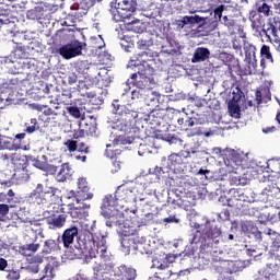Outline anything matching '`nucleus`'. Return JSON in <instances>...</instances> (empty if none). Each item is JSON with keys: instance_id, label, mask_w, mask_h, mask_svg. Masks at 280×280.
<instances>
[{"instance_id": "15", "label": "nucleus", "mask_w": 280, "mask_h": 280, "mask_svg": "<svg viewBox=\"0 0 280 280\" xmlns=\"http://www.w3.org/2000/svg\"><path fill=\"white\" fill-rule=\"evenodd\" d=\"M214 19H222V16H231L232 19H238L242 12L240 11V5L237 2L226 1L220 4L213 10Z\"/></svg>"}, {"instance_id": "35", "label": "nucleus", "mask_w": 280, "mask_h": 280, "mask_svg": "<svg viewBox=\"0 0 280 280\" xmlns=\"http://www.w3.org/2000/svg\"><path fill=\"white\" fill-rule=\"evenodd\" d=\"M48 229H62L67 223V214L52 215L46 219Z\"/></svg>"}, {"instance_id": "19", "label": "nucleus", "mask_w": 280, "mask_h": 280, "mask_svg": "<svg viewBox=\"0 0 280 280\" xmlns=\"http://www.w3.org/2000/svg\"><path fill=\"white\" fill-rule=\"evenodd\" d=\"M241 231L244 235L249 237V240H254L256 244L261 242V231H259V228H257L253 221H243L241 223Z\"/></svg>"}, {"instance_id": "1", "label": "nucleus", "mask_w": 280, "mask_h": 280, "mask_svg": "<svg viewBox=\"0 0 280 280\" xmlns=\"http://www.w3.org/2000/svg\"><path fill=\"white\" fill-rule=\"evenodd\" d=\"M79 229L77 225H72L63 231L60 236L61 244L65 248H68V259H83V264H91L97 255L108 261L110 259V252L106 246V235L102 233L85 232L83 235L78 236ZM77 237L74 247H69L73 244Z\"/></svg>"}, {"instance_id": "18", "label": "nucleus", "mask_w": 280, "mask_h": 280, "mask_svg": "<svg viewBox=\"0 0 280 280\" xmlns=\"http://www.w3.org/2000/svg\"><path fill=\"white\" fill-rule=\"evenodd\" d=\"M207 21L209 18L200 16V15H185L182 20H176V25L179 30H183L185 25H199L198 32L202 30V27L207 26Z\"/></svg>"}, {"instance_id": "20", "label": "nucleus", "mask_w": 280, "mask_h": 280, "mask_svg": "<svg viewBox=\"0 0 280 280\" xmlns=\"http://www.w3.org/2000/svg\"><path fill=\"white\" fill-rule=\"evenodd\" d=\"M275 189H277V184L269 183L262 188V190L257 195V200L259 202H265L268 205H275Z\"/></svg>"}, {"instance_id": "44", "label": "nucleus", "mask_w": 280, "mask_h": 280, "mask_svg": "<svg viewBox=\"0 0 280 280\" xmlns=\"http://www.w3.org/2000/svg\"><path fill=\"white\" fill-rule=\"evenodd\" d=\"M249 21H252V28L255 32V36H264V26L265 23L264 21H261V19L258 18H254V19H249Z\"/></svg>"}, {"instance_id": "33", "label": "nucleus", "mask_w": 280, "mask_h": 280, "mask_svg": "<svg viewBox=\"0 0 280 280\" xmlns=\"http://www.w3.org/2000/svg\"><path fill=\"white\" fill-rule=\"evenodd\" d=\"M116 198L119 200H132L135 198V187L120 185L116 189Z\"/></svg>"}, {"instance_id": "40", "label": "nucleus", "mask_w": 280, "mask_h": 280, "mask_svg": "<svg viewBox=\"0 0 280 280\" xmlns=\"http://www.w3.org/2000/svg\"><path fill=\"white\" fill-rule=\"evenodd\" d=\"M231 224L230 233L221 232L220 242H233V240H235V233L240 230V224L237 221H233Z\"/></svg>"}, {"instance_id": "13", "label": "nucleus", "mask_w": 280, "mask_h": 280, "mask_svg": "<svg viewBox=\"0 0 280 280\" xmlns=\"http://www.w3.org/2000/svg\"><path fill=\"white\" fill-rule=\"evenodd\" d=\"M86 44H82L80 40H72L66 45L60 46L56 49V54H59L65 60H71V58H78L82 56V49Z\"/></svg>"}, {"instance_id": "49", "label": "nucleus", "mask_w": 280, "mask_h": 280, "mask_svg": "<svg viewBox=\"0 0 280 280\" xmlns=\"http://www.w3.org/2000/svg\"><path fill=\"white\" fill-rule=\"evenodd\" d=\"M271 257L275 260L273 264H270L276 270L280 271V245L278 247H273V249H270Z\"/></svg>"}, {"instance_id": "42", "label": "nucleus", "mask_w": 280, "mask_h": 280, "mask_svg": "<svg viewBox=\"0 0 280 280\" xmlns=\"http://www.w3.org/2000/svg\"><path fill=\"white\" fill-rule=\"evenodd\" d=\"M16 22L14 18L0 16V30H7V32H14Z\"/></svg>"}, {"instance_id": "39", "label": "nucleus", "mask_w": 280, "mask_h": 280, "mask_svg": "<svg viewBox=\"0 0 280 280\" xmlns=\"http://www.w3.org/2000/svg\"><path fill=\"white\" fill-rule=\"evenodd\" d=\"M104 104V96H95L94 98L90 100L89 103L84 104V110L86 113H93L94 110H100V106Z\"/></svg>"}, {"instance_id": "23", "label": "nucleus", "mask_w": 280, "mask_h": 280, "mask_svg": "<svg viewBox=\"0 0 280 280\" xmlns=\"http://www.w3.org/2000/svg\"><path fill=\"white\" fill-rule=\"evenodd\" d=\"M139 156H148V154H159V147L154 140H147L139 144L138 148Z\"/></svg>"}, {"instance_id": "9", "label": "nucleus", "mask_w": 280, "mask_h": 280, "mask_svg": "<svg viewBox=\"0 0 280 280\" xmlns=\"http://www.w3.org/2000/svg\"><path fill=\"white\" fill-rule=\"evenodd\" d=\"M31 198L36 205H45L50 198V205L60 202V189L55 187L37 184L36 188L31 192Z\"/></svg>"}, {"instance_id": "58", "label": "nucleus", "mask_w": 280, "mask_h": 280, "mask_svg": "<svg viewBox=\"0 0 280 280\" xmlns=\"http://www.w3.org/2000/svg\"><path fill=\"white\" fill-rule=\"evenodd\" d=\"M90 44H92V46L95 49H102L103 47H105V43H104V38H102V35H98L97 37L92 36L90 38Z\"/></svg>"}, {"instance_id": "60", "label": "nucleus", "mask_w": 280, "mask_h": 280, "mask_svg": "<svg viewBox=\"0 0 280 280\" xmlns=\"http://www.w3.org/2000/svg\"><path fill=\"white\" fill-rule=\"evenodd\" d=\"M260 56L262 59L270 60L271 62H275V59L272 58V54L270 52V46H268V45L261 46Z\"/></svg>"}, {"instance_id": "55", "label": "nucleus", "mask_w": 280, "mask_h": 280, "mask_svg": "<svg viewBox=\"0 0 280 280\" xmlns=\"http://www.w3.org/2000/svg\"><path fill=\"white\" fill-rule=\"evenodd\" d=\"M222 154H224L226 159H230V161H233V163H237V161L240 160V154L233 149L226 148L222 150Z\"/></svg>"}, {"instance_id": "2", "label": "nucleus", "mask_w": 280, "mask_h": 280, "mask_svg": "<svg viewBox=\"0 0 280 280\" xmlns=\"http://www.w3.org/2000/svg\"><path fill=\"white\" fill-rule=\"evenodd\" d=\"M113 115H117L115 119L108 118L107 128L125 132V135L116 136L112 143L106 144V148H115V145H135L137 138L130 136L132 132V122L139 117V110L132 108V105H122L119 100H114L110 105Z\"/></svg>"}, {"instance_id": "46", "label": "nucleus", "mask_w": 280, "mask_h": 280, "mask_svg": "<svg viewBox=\"0 0 280 280\" xmlns=\"http://www.w3.org/2000/svg\"><path fill=\"white\" fill-rule=\"evenodd\" d=\"M174 194L179 202H182V207H185V203L187 202V195L189 191L185 189L184 187L179 186L174 189Z\"/></svg>"}, {"instance_id": "54", "label": "nucleus", "mask_w": 280, "mask_h": 280, "mask_svg": "<svg viewBox=\"0 0 280 280\" xmlns=\"http://www.w3.org/2000/svg\"><path fill=\"white\" fill-rule=\"evenodd\" d=\"M222 154H224L226 159H230V161H233V163H237V161L240 160V154L233 149L226 148L222 150Z\"/></svg>"}, {"instance_id": "43", "label": "nucleus", "mask_w": 280, "mask_h": 280, "mask_svg": "<svg viewBox=\"0 0 280 280\" xmlns=\"http://www.w3.org/2000/svg\"><path fill=\"white\" fill-rule=\"evenodd\" d=\"M246 268V261L242 260H231L228 264V270L230 275H235V272H242Z\"/></svg>"}, {"instance_id": "51", "label": "nucleus", "mask_w": 280, "mask_h": 280, "mask_svg": "<svg viewBox=\"0 0 280 280\" xmlns=\"http://www.w3.org/2000/svg\"><path fill=\"white\" fill-rule=\"evenodd\" d=\"M14 57H12V54H10L7 57H1L0 58V67H5L7 69H14V65H16V61H14L13 59Z\"/></svg>"}, {"instance_id": "32", "label": "nucleus", "mask_w": 280, "mask_h": 280, "mask_svg": "<svg viewBox=\"0 0 280 280\" xmlns=\"http://www.w3.org/2000/svg\"><path fill=\"white\" fill-rule=\"evenodd\" d=\"M21 81L22 80L19 78L8 79L4 82L0 80V97L1 95H10V93H12L14 90L12 86H16V84H20Z\"/></svg>"}, {"instance_id": "57", "label": "nucleus", "mask_w": 280, "mask_h": 280, "mask_svg": "<svg viewBox=\"0 0 280 280\" xmlns=\"http://www.w3.org/2000/svg\"><path fill=\"white\" fill-rule=\"evenodd\" d=\"M267 235L270 236V240L272 242L271 249L277 248L280 246V234L276 231L268 230Z\"/></svg>"}, {"instance_id": "28", "label": "nucleus", "mask_w": 280, "mask_h": 280, "mask_svg": "<svg viewBox=\"0 0 280 280\" xmlns=\"http://www.w3.org/2000/svg\"><path fill=\"white\" fill-rule=\"evenodd\" d=\"M211 58V50L207 47H197L194 51L191 62L196 65L198 62H207Z\"/></svg>"}, {"instance_id": "29", "label": "nucleus", "mask_w": 280, "mask_h": 280, "mask_svg": "<svg viewBox=\"0 0 280 280\" xmlns=\"http://www.w3.org/2000/svg\"><path fill=\"white\" fill-rule=\"evenodd\" d=\"M166 262H161L159 259H153L152 268H158L159 270H165L167 277H172V271L168 269L170 264H174L176 261V256L172 254H167L165 256Z\"/></svg>"}, {"instance_id": "64", "label": "nucleus", "mask_w": 280, "mask_h": 280, "mask_svg": "<svg viewBox=\"0 0 280 280\" xmlns=\"http://www.w3.org/2000/svg\"><path fill=\"white\" fill-rule=\"evenodd\" d=\"M271 207H280V188L277 186L273 190V203Z\"/></svg>"}, {"instance_id": "37", "label": "nucleus", "mask_w": 280, "mask_h": 280, "mask_svg": "<svg viewBox=\"0 0 280 280\" xmlns=\"http://www.w3.org/2000/svg\"><path fill=\"white\" fill-rule=\"evenodd\" d=\"M47 11L45 8L37 5L26 12V19L30 21H45V14Z\"/></svg>"}, {"instance_id": "17", "label": "nucleus", "mask_w": 280, "mask_h": 280, "mask_svg": "<svg viewBox=\"0 0 280 280\" xmlns=\"http://www.w3.org/2000/svg\"><path fill=\"white\" fill-rule=\"evenodd\" d=\"M272 16V0L255 2V10L249 12V19H261Z\"/></svg>"}, {"instance_id": "21", "label": "nucleus", "mask_w": 280, "mask_h": 280, "mask_svg": "<svg viewBox=\"0 0 280 280\" xmlns=\"http://www.w3.org/2000/svg\"><path fill=\"white\" fill-rule=\"evenodd\" d=\"M81 200H84V199L77 197V202L79 206L70 209L71 218L79 219V220L89 218V209H91V205L80 202Z\"/></svg>"}, {"instance_id": "59", "label": "nucleus", "mask_w": 280, "mask_h": 280, "mask_svg": "<svg viewBox=\"0 0 280 280\" xmlns=\"http://www.w3.org/2000/svg\"><path fill=\"white\" fill-rule=\"evenodd\" d=\"M269 23L271 24V34L277 37V34L280 30V18L275 16L273 19H269Z\"/></svg>"}, {"instance_id": "62", "label": "nucleus", "mask_w": 280, "mask_h": 280, "mask_svg": "<svg viewBox=\"0 0 280 280\" xmlns=\"http://www.w3.org/2000/svg\"><path fill=\"white\" fill-rule=\"evenodd\" d=\"M79 91H89V89H93V82H91V80L86 79L83 80H79V84L77 85Z\"/></svg>"}, {"instance_id": "7", "label": "nucleus", "mask_w": 280, "mask_h": 280, "mask_svg": "<svg viewBox=\"0 0 280 280\" xmlns=\"http://www.w3.org/2000/svg\"><path fill=\"white\" fill-rule=\"evenodd\" d=\"M229 207H235L240 211L253 202H257V194L252 188H232L229 191Z\"/></svg>"}, {"instance_id": "27", "label": "nucleus", "mask_w": 280, "mask_h": 280, "mask_svg": "<svg viewBox=\"0 0 280 280\" xmlns=\"http://www.w3.org/2000/svg\"><path fill=\"white\" fill-rule=\"evenodd\" d=\"M78 189L77 198H81V200H91L93 198V194L89 192V183L86 182V178H79Z\"/></svg>"}, {"instance_id": "8", "label": "nucleus", "mask_w": 280, "mask_h": 280, "mask_svg": "<svg viewBox=\"0 0 280 280\" xmlns=\"http://www.w3.org/2000/svg\"><path fill=\"white\" fill-rule=\"evenodd\" d=\"M202 246H205V242L200 241L196 234H192L189 238V244L186 245L184 252L182 253L183 257L179 259V264L185 266L187 264H191L196 261V259H200L201 255H213V252H205L202 250Z\"/></svg>"}, {"instance_id": "10", "label": "nucleus", "mask_w": 280, "mask_h": 280, "mask_svg": "<svg viewBox=\"0 0 280 280\" xmlns=\"http://www.w3.org/2000/svg\"><path fill=\"white\" fill-rule=\"evenodd\" d=\"M109 5V12L115 16V19L117 18V14L119 16L116 21L130 19V16H132V12L137 11V0H113ZM115 10L117 13H115Z\"/></svg>"}, {"instance_id": "24", "label": "nucleus", "mask_w": 280, "mask_h": 280, "mask_svg": "<svg viewBox=\"0 0 280 280\" xmlns=\"http://www.w3.org/2000/svg\"><path fill=\"white\" fill-rule=\"evenodd\" d=\"M219 59L226 65L229 71L233 72L240 70V60L232 54L220 52Z\"/></svg>"}, {"instance_id": "63", "label": "nucleus", "mask_w": 280, "mask_h": 280, "mask_svg": "<svg viewBox=\"0 0 280 280\" xmlns=\"http://www.w3.org/2000/svg\"><path fill=\"white\" fill-rule=\"evenodd\" d=\"M125 279L135 280L137 279V269L126 266Z\"/></svg>"}, {"instance_id": "36", "label": "nucleus", "mask_w": 280, "mask_h": 280, "mask_svg": "<svg viewBox=\"0 0 280 280\" xmlns=\"http://www.w3.org/2000/svg\"><path fill=\"white\" fill-rule=\"evenodd\" d=\"M67 113H69L74 119H82L79 124V128H84V115H86V109L78 106H69L67 107Z\"/></svg>"}, {"instance_id": "16", "label": "nucleus", "mask_w": 280, "mask_h": 280, "mask_svg": "<svg viewBox=\"0 0 280 280\" xmlns=\"http://www.w3.org/2000/svg\"><path fill=\"white\" fill-rule=\"evenodd\" d=\"M30 180V173L27 166L18 167L14 170L12 177L9 180H1L0 185L2 189H8L12 185H23Z\"/></svg>"}, {"instance_id": "56", "label": "nucleus", "mask_w": 280, "mask_h": 280, "mask_svg": "<svg viewBox=\"0 0 280 280\" xmlns=\"http://www.w3.org/2000/svg\"><path fill=\"white\" fill-rule=\"evenodd\" d=\"M175 45V48L172 49H165V47H162L163 54H168V56H180V49H183V46L178 42H173Z\"/></svg>"}, {"instance_id": "34", "label": "nucleus", "mask_w": 280, "mask_h": 280, "mask_svg": "<svg viewBox=\"0 0 280 280\" xmlns=\"http://www.w3.org/2000/svg\"><path fill=\"white\" fill-rule=\"evenodd\" d=\"M185 158L180 154V151L178 153L171 154L167 159L163 158V162L166 163V165L170 167V170H178V165H183V160Z\"/></svg>"}, {"instance_id": "12", "label": "nucleus", "mask_w": 280, "mask_h": 280, "mask_svg": "<svg viewBox=\"0 0 280 280\" xmlns=\"http://www.w3.org/2000/svg\"><path fill=\"white\" fill-rule=\"evenodd\" d=\"M101 215L105 218V224L108 226V229L117 226V231H121V229H128V226H130V221H126L124 212H121L119 209L101 211Z\"/></svg>"}, {"instance_id": "22", "label": "nucleus", "mask_w": 280, "mask_h": 280, "mask_svg": "<svg viewBox=\"0 0 280 280\" xmlns=\"http://www.w3.org/2000/svg\"><path fill=\"white\" fill-rule=\"evenodd\" d=\"M71 176H73V168L69 163H63L58 167L55 178L57 183H66V180H71Z\"/></svg>"}, {"instance_id": "41", "label": "nucleus", "mask_w": 280, "mask_h": 280, "mask_svg": "<svg viewBox=\"0 0 280 280\" xmlns=\"http://www.w3.org/2000/svg\"><path fill=\"white\" fill-rule=\"evenodd\" d=\"M126 30H128V32H133L135 34H143V32H145V25L141 20H132L131 22L126 23Z\"/></svg>"}, {"instance_id": "3", "label": "nucleus", "mask_w": 280, "mask_h": 280, "mask_svg": "<svg viewBox=\"0 0 280 280\" xmlns=\"http://www.w3.org/2000/svg\"><path fill=\"white\" fill-rule=\"evenodd\" d=\"M129 60L127 69H136L137 72L131 73L130 80L133 90L130 95L131 100H144L147 89H152L156 84L154 81V65L161 62V59H148V51H142Z\"/></svg>"}, {"instance_id": "26", "label": "nucleus", "mask_w": 280, "mask_h": 280, "mask_svg": "<svg viewBox=\"0 0 280 280\" xmlns=\"http://www.w3.org/2000/svg\"><path fill=\"white\" fill-rule=\"evenodd\" d=\"M61 244H62V241L60 240V235H58V237L55 240L49 238L44 242V247L42 253L44 255H51V253H58L62 248Z\"/></svg>"}, {"instance_id": "6", "label": "nucleus", "mask_w": 280, "mask_h": 280, "mask_svg": "<svg viewBox=\"0 0 280 280\" xmlns=\"http://www.w3.org/2000/svg\"><path fill=\"white\" fill-rule=\"evenodd\" d=\"M201 237L203 245L201 249L205 253H218V244L222 237V225L215 220H207L201 228Z\"/></svg>"}, {"instance_id": "53", "label": "nucleus", "mask_w": 280, "mask_h": 280, "mask_svg": "<svg viewBox=\"0 0 280 280\" xmlns=\"http://www.w3.org/2000/svg\"><path fill=\"white\" fill-rule=\"evenodd\" d=\"M0 102H5L7 106H10V104H16L18 100L14 90H11L10 94L1 95Z\"/></svg>"}, {"instance_id": "31", "label": "nucleus", "mask_w": 280, "mask_h": 280, "mask_svg": "<svg viewBox=\"0 0 280 280\" xmlns=\"http://www.w3.org/2000/svg\"><path fill=\"white\" fill-rule=\"evenodd\" d=\"M117 191L115 195H106L103 199L102 206H101V211H115L117 210Z\"/></svg>"}, {"instance_id": "61", "label": "nucleus", "mask_w": 280, "mask_h": 280, "mask_svg": "<svg viewBox=\"0 0 280 280\" xmlns=\"http://www.w3.org/2000/svg\"><path fill=\"white\" fill-rule=\"evenodd\" d=\"M163 224H180V217L178 214H170L162 219Z\"/></svg>"}, {"instance_id": "38", "label": "nucleus", "mask_w": 280, "mask_h": 280, "mask_svg": "<svg viewBox=\"0 0 280 280\" xmlns=\"http://www.w3.org/2000/svg\"><path fill=\"white\" fill-rule=\"evenodd\" d=\"M196 121H198V119L194 116H189L187 113H184L183 116L177 119L178 126H182L185 130L194 128V126H196Z\"/></svg>"}, {"instance_id": "11", "label": "nucleus", "mask_w": 280, "mask_h": 280, "mask_svg": "<svg viewBox=\"0 0 280 280\" xmlns=\"http://www.w3.org/2000/svg\"><path fill=\"white\" fill-rule=\"evenodd\" d=\"M93 277L89 278L84 273H78L73 280H110V270H113V262L110 259L102 262H96L92 267Z\"/></svg>"}, {"instance_id": "5", "label": "nucleus", "mask_w": 280, "mask_h": 280, "mask_svg": "<svg viewBox=\"0 0 280 280\" xmlns=\"http://www.w3.org/2000/svg\"><path fill=\"white\" fill-rule=\"evenodd\" d=\"M117 233L120 237L119 242L125 255H130V253L135 255L138 253H140V255H143V253L150 255V250L145 252V246H143V244H145V237L139 236V232L135 226L129 225L126 229L117 230Z\"/></svg>"}, {"instance_id": "48", "label": "nucleus", "mask_w": 280, "mask_h": 280, "mask_svg": "<svg viewBox=\"0 0 280 280\" xmlns=\"http://www.w3.org/2000/svg\"><path fill=\"white\" fill-rule=\"evenodd\" d=\"M170 166L166 165V166H163V167H159V166H155L152 174H154L159 180H161V178H167V176H170Z\"/></svg>"}, {"instance_id": "50", "label": "nucleus", "mask_w": 280, "mask_h": 280, "mask_svg": "<svg viewBox=\"0 0 280 280\" xmlns=\"http://www.w3.org/2000/svg\"><path fill=\"white\" fill-rule=\"evenodd\" d=\"M162 141H166L170 145H183V139L176 137L175 135L172 133H166L162 136Z\"/></svg>"}, {"instance_id": "30", "label": "nucleus", "mask_w": 280, "mask_h": 280, "mask_svg": "<svg viewBox=\"0 0 280 280\" xmlns=\"http://www.w3.org/2000/svg\"><path fill=\"white\" fill-rule=\"evenodd\" d=\"M143 102H144V104H147V106H152L154 108H159V102H161V94L152 91L151 88H147V90L144 92Z\"/></svg>"}, {"instance_id": "52", "label": "nucleus", "mask_w": 280, "mask_h": 280, "mask_svg": "<svg viewBox=\"0 0 280 280\" xmlns=\"http://www.w3.org/2000/svg\"><path fill=\"white\" fill-rule=\"evenodd\" d=\"M0 150H14L12 139L0 135Z\"/></svg>"}, {"instance_id": "45", "label": "nucleus", "mask_w": 280, "mask_h": 280, "mask_svg": "<svg viewBox=\"0 0 280 280\" xmlns=\"http://www.w3.org/2000/svg\"><path fill=\"white\" fill-rule=\"evenodd\" d=\"M215 19L219 20V23H221V25L228 27V30H233L235 25H237V21H235V18H231L230 15H222V18Z\"/></svg>"}, {"instance_id": "47", "label": "nucleus", "mask_w": 280, "mask_h": 280, "mask_svg": "<svg viewBox=\"0 0 280 280\" xmlns=\"http://www.w3.org/2000/svg\"><path fill=\"white\" fill-rule=\"evenodd\" d=\"M250 179L246 175H232L230 178V185H248Z\"/></svg>"}, {"instance_id": "4", "label": "nucleus", "mask_w": 280, "mask_h": 280, "mask_svg": "<svg viewBox=\"0 0 280 280\" xmlns=\"http://www.w3.org/2000/svg\"><path fill=\"white\" fill-rule=\"evenodd\" d=\"M36 43H31L28 46L18 44L11 51V58L15 61L14 69H10L11 75H32V73L38 72V61L35 58H30L34 54H38L35 49Z\"/></svg>"}, {"instance_id": "14", "label": "nucleus", "mask_w": 280, "mask_h": 280, "mask_svg": "<svg viewBox=\"0 0 280 280\" xmlns=\"http://www.w3.org/2000/svg\"><path fill=\"white\" fill-rule=\"evenodd\" d=\"M184 159H205L207 156V151L202 149V141L194 139L192 142L184 145V150L180 151Z\"/></svg>"}, {"instance_id": "25", "label": "nucleus", "mask_w": 280, "mask_h": 280, "mask_svg": "<svg viewBox=\"0 0 280 280\" xmlns=\"http://www.w3.org/2000/svg\"><path fill=\"white\" fill-rule=\"evenodd\" d=\"M243 49L245 51V62H247V65H250L254 69H257V57L255 52L257 51V48L255 47V45L250 43H244Z\"/></svg>"}]
</instances>
